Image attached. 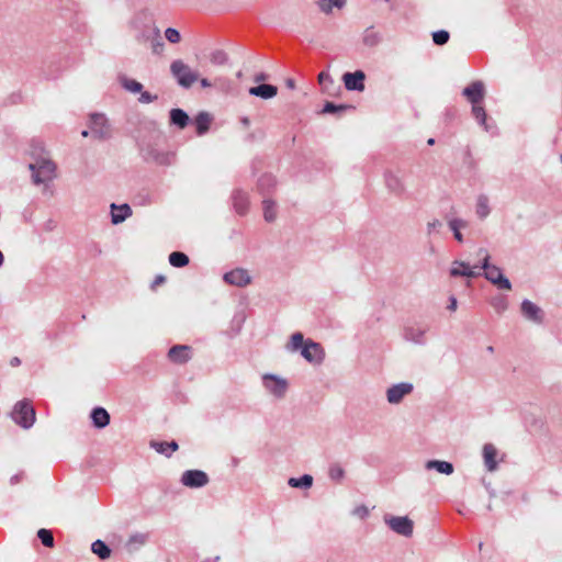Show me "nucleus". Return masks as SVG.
Listing matches in <instances>:
<instances>
[{
    "instance_id": "obj_1",
    "label": "nucleus",
    "mask_w": 562,
    "mask_h": 562,
    "mask_svg": "<svg viewBox=\"0 0 562 562\" xmlns=\"http://www.w3.org/2000/svg\"><path fill=\"white\" fill-rule=\"evenodd\" d=\"M29 168L34 184H44L56 178V164L47 157H38Z\"/></svg>"
},
{
    "instance_id": "obj_2",
    "label": "nucleus",
    "mask_w": 562,
    "mask_h": 562,
    "mask_svg": "<svg viewBox=\"0 0 562 562\" xmlns=\"http://www.w3.org/2000/svg\"><path fill=\"white\" fill-rule=\"evenodd\" d=\"M481 268L484 270V277L499 290H510V281L503 274L497 266L490 263V255L485 249H480L479 255H483Z\"/></svg>"
},
{
    "instance_id": "obj_3",
    "label": "nucleus",
    "mask_w": 562,
    "mask_h": 562,
    "mask_svg": "<svg viewBox=\"0 0 562 562\" xmlns=\"http://www.w3.org/2000/svg\"><path fill=\"white\" fill-rule=\"evenodd\" d=\"M139 15H146V12H140L132 22L133 27L137 31L136 38L139 42L153 41V49L155 53H159L164 43L161 41L160 31L157 26H144L143 29L138 25Z\"/></svg>"
},
{
    "instance_id": "obj_4",
    "label": "nucleus",
    "mask_w": 562,
    "mask_h": 562,
    "mask_svg": "<svg viewBox=\"0 0 562 562\" xmlns=\"http://www.w3.org/2000/svg\"><path fill=\"white\" fill-rule=\"evenodd\" d=\"M170 71L177 79L178 85L186 89L190 88L198 80V74L181 59L171 63Z\"/></svg>"
},
{
    "instance_id": "obj_5",
    "label": "nucleus",
    "mask_w": 562,
    "mask_h": 562,
    "mask_svg": "<svg viewBox=\"0 0 562 562\" xmlns=\"http://www.w3.org/2000/svg\"><path fill=\"white\" fill-rule=\"evenodd\" d=\"M11 416L12 419L23 428H30L35 422V411L25 400L14 405Z\"/></svg>"
},
{
    "instance_id": "obj_6",
    "label": "nucleus",
    "mask_w": 562,
    "mask_h": 562,
    "mask_svg": "<svg viewBox=\"0 0 562 562\" xmlns=\"http://www.w3.org/2000/svg\"><path fill=\"white\" fill-rule=\"evenodd\" d=\"M429 329L430 326L426 323H408L403 328V338L406 341L423 346L427 342V333Z\"/></svg>"
},
{
    "instance_id": "obj_7",
    "label": "nucleus",
    "mask_w": 562,
    "mask_h": 562,
    "mask_svg": "<svg viewBox=\"0 0 562 562\" xmlns=\"http://www.w3.org/2000/svg\"><path fill=\"white\" fill-rule=\"evenodd\" d=\"M89 128L92 137L104 140L111 137V126L106 116L102 113H92L89 120Z\"/></svg>"
},
{
    "instance_id": "obj_8",
    "label": "nucleus",
    "mask_w": 562,
    "mask_h": 562,
    "mask_svg": "<svg viewBox=\"0 0 562 562\" xmlns=\"http://www.w3.org/2000/svg\"><path fill=\"white\" fill-rule=\"evenodd\" d=\"M385 524L397 535L411 537L414 530V522L408 517L404 516H384Z\"/></svg>"
},
{
    "instance_id": "obj_9",
    "label": "nucleus",
    "mask_w": 562,
    "mask_h": 562,
    "mask_svg": "<svg viewBox=\"0 0 562 562\" xmlns=\"http://www.w3.org/2000/svg\"><path fill=\"white\" fill-rule=\"evenodd\" d=\"M262 384L269 393L278 398L283 397L288 391V381L274 374H265Z\"/></svg>"
},
{
    "instance_id": "obj_10",
    "label": "nucleus",
    "mask_w": 562,
    "mask_h": 562,
    "mask_svg": "<svg viewBox=\"0 0 562 562\" xmlns=\"http://www.w3.org/2000/svg\"><path fill=\"white\" fill-rule=\"evenodd\" d=\"M301 356L310 363L319 364L324 360L325 352L321 344L307 339L301 350Z\"/></svg>"
},
{
    "instance_id": "obj_11",
    "label": "nucleus",
    "mask_w": 562,
    "mask_h": 562,
    "mask_svg": "<svg viewBox=\"0 0 562 562\" xmlns=\"http://www.w3.org/2000/svg\"><path fill=\"white\" fill-rule=\"evenodd\" d=\"M181 483L191 488H199L209 483V476L201 470H187L182 473Z\"/></svg>"
},
{
    "instance_id": "obj_12",
    "label": "nucleus",
    "mask_w": 562,
    "mask_h": 562,
    "mask_svg": "<svg viewBox=\"0 0 562 562\" xmlns=\"http://www.w3.org/2000/svg\"><path fill=\"white\" fill-rule=\"evenodd\" d=\"M384 183L387 190L396 196H403L406 192L403 177L400 172L386 170L384 173Z\"/></svg>"
},
{
    "instance_id": "obj_13",
    "label": "nucleus",
    "mask_w": 562,
    "mask_h": 562,
    "mask_svg": "<svg viewBox=\"0 0 562 562\" xmlns=\"http://www.w3.org/2000/svg\"><path fill=\"white\" fill-rule=\"evenodd\" d=\"M413 392V384L402 382L386 390V400L390 404H400L403 398Z\"/></svg>"
},
{
    "instance_id": "obj_14",
    "label": "nucleus",
    "mask_w": 562,
    "mask_h": 562,
    "mask_svg": "<svg viewBox=\"0 0 562 562\" xmlns=\"http://www.w3.org/2000/svg\"><path fill=\"white\" fill-rule=\"evenodd\" d=\"M462 94L472 103V105L481 103L485 95L484 83L480 80L473 81L463 89Z\"/></svg>"
},
{
    "instance_id": "obj_15",
    "label": "nucleus",
    "mask_w": 562,
    "mask_h": 562,
    "mask_svg": "<svg viewBox=\"0 0 562 562\" xmlns=\"http://www.w3.org/2000/svg\"><path fill=\"white\" fill-rule=\"evenodd\" d=\"M520 310H521L522 316L526 319L533 322L536 324H541L543 322L544 313L533 302H531L529 300H524L521 302Z\"/></svg>"
},
{
    "instance_id": "obj_16",
    "label": "nucleus",
    "mask_w": 562,
    "mask_h": 562,
    "mask_svg": "<svg viewBox=\"0 0 562 562\" xmlns=\"http://www.w3.org/2000/svg\"><path fill=\"white\" fill-rule=\"evenodd\" d=\"M366 75L362 70L355 72H346L342 76L345 87L349 91H363L364 90Z\"/></svg>"
},
{
    "instance_id": "obj_17",
    "label": "nucleus",
    "mask_w": 562,
    "mask_h": 562,
    "mask_svg": "<svg viewBox=\"0 0 562 562\" xmlns=\"http://www.w3.org/2000/svg\"><path fill=\"white\" fill-rule=\"evenodd\" d=\"M224 281L228 284L236 286H245L250 283L251 278L247 270L237 268L226 272L223 277Z\"/></svg>"
},
{
    "instance_id": "obj_18",
    "label": "nucleus",
    "mask_w": 562,
    "mask_h": 562,
    "mask_svg": "<svg viewBox=\"0 0 562 562\" xmlns=\"http://www.w3.org/2000/svg\"><path fill=\"white\" fill-rule=\"evenodd\" d=\"M168 358L173 363H186L191 359V347L187 345H176L169 349Z\"/></svg>"
},
{
    "instance_id": "obj_19",
    "label": "nucleus",
    "mask_w": 562,
    "mask_h": 562,
    "mask_svg": "<svg viewBox=\"0 0 562 562\" xmlns=\"http://www.w3.org/2000/svg\"><path fill=\"white\" fill-rule=\"evenodd\" d=\"M450 276L453 278L457 277H465V278H475L479 276L477 272H475L469 263L454 260L450 268Z\"/></svg>"
},
{
    "instance_id": "obj_20",
    "label": "nucleus",
    "mask_w": 562,
    "mask_h": 562,
    "mask_svg": "<svg viewBox=\"0 0 562 562\" xmlns=\"http://www.w3.org/2000/svg\"><path fill=\"white\" fill-rule=\"evenodd\" d=\"M497 453H498L497 449L495 448V446L493 443H485L483 446L482 454H483L484 465L488 472H494L497 469V461H496Z\"/></svg>"
},
{
    "instance_id": "obj_21",
    "label": "nucleus",
    "mask_w": 562,
    "mask_h": 562,
    "mask_svg": "<svg viewBox=\"0 0 562 562\" xmlns=\"http://www.w3.org/2000/svg\"><path fill=\"white\" fill-rule=\"evenodd\" d=\"M132 215V209L128 204H111V221L113 224H120Z\"/></svg>"
},
{
    "instance_id": "obj_22",
    "label": "nucleus",
    "mask_w": 562,
    "mask_h": 562,
    "mask_svg": "<svg viewBox=\"0 0 562 562\" xmlns=\"http://www.w3.org/2000/svg\"><path fill=\"white\" fill-rule=\"evenodd\" d=\"M249 93L261 99H271L277 95L278 88L272 85L262 83L249 89Z\"/></svg>"
},
{
    "instance_id": "obj_23",
    "label": "nucleus",
    "mask_w": 562,
    "mask_h": 562,
    "mask_svg": "<svg viewBox=\"0 0 562 562\" xmlns=\"http://www.w3.org/2000/svg\"><path fill=\"white\" fill-rule=\"evenodd\" d=\"M233 205L239 215L246 214L248 210V195L241 190H235L232 195Z\"/></svg>"
},
{
    "instance_id": "obj_24",
    "label": "nucleus",
    "mask_w": 562,
    "mask_h": 562,
    "mask_svg": "<svg viewBox=\"0 0 562 562\" xmlns=\"http://www.w3.org/2000/svg\"><path fill=\"white\" fill-rule=\"evenodd\" d=\"M448 226L450 231L453 233V237L459 243L463 241V235L461 233V229L467 228L469 226L468 221L458 218V217H446Z\"/></svg>"
},
{
    "instance_id": "obj_25",
    "label": "nucleus",
    "mask_w": 562,
    "mask_h": 562,
    "mask_svg": "<svg viewBox=\"0 0 562 562\" xmlns=\"http://www.w3.org/2000/svg\"><path fill=\"white\" fill-rule=\"evenodd\" d=\"M91 419L97 428H104L110 424V415L103 407H95L91 412Z\"/></svg>"
},
{
    "instance_id": "obj_26",
    "label": "nucleus",
    "mask_w": 562,
    "mask_h": 562,
    "mask_svg": "<svg viewBox=\"0 0 562 562\" xmlns=\"http://www.w3.org/2000/svg\"><path fill=\"white\" fill-rule=\"evenodd\" d=\"M425 468L427 470H436L437 472L446 475H450L454 471L451 462L440 460H429L426 462Z\"/></svg>"
},
{
    "instance_id": "obj_27",
    "label": "nucleus",
    "mask_w": 562,
    "mask_h": 562,
    "mask_svg": "<svg viewBox=\"0 0 562 562\" xmlns=\"http://www.w3.org/2000/svg\"><path fill=\"white\" fill-rule=\"evenodd\" d=\"M150 447L154 448L158 453L165 454L166 457H170L172 452L177 451L179 446L172 440L169 442L166 441H151Z\"/></svg>"
},
{
    "instance_id": "obj_28",
    "label": "nucleus",
    "mask_w": 562,
    "mask_h": 562,
    "mask_svg": "<svg viewBox=\"0 0 562 562\" xmlns=\"http://www.w3.org/2000/svg\"><path fill=\"white\" fill-rule=\"evenodd\" d=\"M211 122L212 117L210 116L209 113L200 112L194 119V125L196 127L198 135L205 134L210 128Z\"/></svg>"
},
{
    "instance_id": "obj_29",
    "label": "nucleus",
    "mask_w": 562,
    "mask_h": 562,
    "mask_svg": "<svg viewBox=\"0 0 562 562\" xmlns=\"http://www.w3.org/2000/svg\"><path fill=\"white\" fill-rule=\"evenodd\" d=\"M170 123L184 128L189 123V115L181 109H172L170 111Z\"/></svg>"
},
{
    "instance_id": "obj_30",
    "label": "nucleus",
    "mask_w": 562,
    "mask_h": 562,
    "mask_svg": "<svg viewBox=\"0 0 562 562\" xmlns=\"http://www.w3.org/2000/svg\"><path fill=\"white\" fill-rule=\"evenodd\" d=\"M490 212H491L490 200H488L487 195L480 194L476 200V207H475L476 215L481 220H484L485 217L488 216Z\"/></svg>"
},
{
    "instance_id": "obj_31",
    "label": "nucleus",
    "mask_w": 562,
    "mask_h": 562,
    "mask_svg": "<svg viewBox=\"0 0 562 562\" xmlns=\"http://www.w3.org/2000/svg\"><path fill=\"white\" fill-rule=\"evenodd\" d=\"M146 160H151L159 165H168L171 162V156L167 153H160L156 149H150L145 154Z\"/></svg>"
},
{
    "instance_id": "obj_32",
    "label": "nucleus",
    "mask_w": 562,
    "mask_h": 562,
    "mask_svg": "<svg viewBox=\"0 0 562 562\" xmlns=\"http://www.w3.org/2000/svg\"><path fill=\"white\" fill-rule=\"evenodd\" d=\"M319 10L323 13H331L334 8L341 9L346 4V0H317Z\"/></svg>"
},
{
    "instance_id": "obj_33",
    "label": "nucleus",
    "mask_w": 562,
    "mask_h": 562,
    "mask_svg": "<svg viewBox=\"0 0 562 562\" xmlns=\"http://www.w3.org/2000/svg\"><path fill=\"white\" fill-rule=\"evenodd\" d=\"M91 551L98 555L101 560H105L108 558H110L111 555V549L109 548V546L102 541V540H95L92 544H91Z\"/></svg>"
},
{
    "instance_id": "obj_34",
    "label": "nucleus",
    "mask_w": 562,
    "mask_h": 562,
    "mask_svg": "<svg viewBox=\"0 0 562 562\" xmlns=\"http://www.w3.org/2000/svg\"><path fill=\"white\" fill-rule=\"evenodd\" d=\"M472 114L475 117V120L479 122L481 126L484 127L486 132L491 131V127L488 126L486 119V112L484 108L481 105V103H476L475 105H472Z\"/></svg>"
},
{
    "instance_id": "obj_35",
    "label": "nucleus",
    "mask_w": 562,
    "mask_h": 562,
    "mask_svg": "<svg viewBox=\"0 0 562 562\" xmlns=\"http://www.w3.org/2000/svg\"><path fill=\"white\" fill-rule=\"evenodd\" d=\"M288 484L295 488H310L313 485V476L304 474L301 477H291L289 479Z\"/></svg>"
},
{
    "instance_id": "obj_36",
    "label": "nucleus",
    "mask_w": 562,
    "mask_h": 562,
    "mask_svg": "<svg viewBox=\"0 0 562 562\" xmlns=\"http://www.w3.org/2000/svg\"><path fill=\"white\" fill-rule=\"evenodd\" d=\"M306 340H304V336L302 333L297 331L294 333L291 337L289 342L286 344V350L291 352H295L299 350H302L304 344Z\"/></svg>"
},
{
    "instance_id": "obj_37",
    "label": "nucleus",
    "mask_w": 562,
    "mask_h": 562,
    "mask_svg": "<svg viewBox=\"0 0 562 562\" xmlns=\"http://www.w3.org/2000/svg\"><path fill=\"white\" fill-rule=\"evenodd\" d=\"M122 87L133 93H139L143 90V85L135 79L127 78L125 76L120 78Z\"/></svg>"
},
{
    "instance_id": "obj_38",
    "label": "nucleus",
    "mask_w": 562,
    "mask_h": 562,
    "mask_svg": "<svg viewBox=\"0 0 562 562\" xmlns=\"http://www.w3.org/2000/svg\"><path fill=\"white\" fill-rule=\"evenodd\" d=\"M169 262L172 267L182 268L189 263V257L181 251H173L169 255Z\"/></svg>"
},
{
    "instance_id": "obj_39",
    "label": "nucleus",
    "mask_w": 562,
    "mask_h": 562,
    "mask_svg": "<svg viewBox=\"0 0 562 562\" xmlns=\"http://www.w3.org/2000/svg\"><path fill=\"white\" fill-rule=\"evenodd\" d=\"M263 205V217L267 222H273L277 217L276 203L272 200L265 199Z\"/></svg>"
},
{
    "instance_id": "obj_40",
    "label": "nucleus",
    "mask_w": 562,
    "mask_h": 562,
    "mask_svg": "<svg viewBox=\"0 0 562 562\" xmlns=\"http://www.w3.org/2000/svg\"><path fill=\"white\" fill-rule=\"evenodd\" d=\"M276 186V179L272 175H263L258 180L259 190L265 193Z\"/></svg>"
},
{
    "instance_id": "obj_41",
    "label": "nucleus",
    "mask_w": 562,
    "mask_h": 562,
    "mask_svg": "<svg viewBox=\"0 0 562 562\" xmlns=\"http://www.w3.org/2000/svg\"><path fill=\"white\" fill-rule=\"evenodd\" d=\"M228 60L227 54L222 49H215L210 54V61L213 65L222 66L225 65Z\"/></svg>"
},
{
    "instance_id": "obj_42",
    "label": "nucleus",
    "mask_w": 562,
    "mask_h": 562,
    "mask_svg": "<svg viewBox=\"0 0 562 562\" xmlns=\"http://www.w3.org/2000/svg\"><path fill=\"white\" fill-rule=\"evenodd\" d=\"M37 537L43 543V546L47 548L54 547V536L50 530L42 528L37 531Z\"/></svg>"
},
{
    "instance_id": "obj_43",
    "label": "nucleus",
    "mask_w": 562,
    "mask_h": 562,
    "mask_svg": "<svg viewBox=\"0 0 562 562\" xmlns=\"http://www.w3.org/2000/svg\"><path fill=\"white\" fill-rule=\"evenodd\" d=\"M491 305L497 313H503L508 307V302L506 296L504 295H496L491 300Z\"/></svg>"
},
{
    "instance_id": "obj_44",
    "label": "nucleus",
    "mask_w": 562,
    "mask_h": 562,
    "mask_svg": "<svg viewBox=\"0 0 562 562\" xmlns=\"http://www.w3.org/2000/svg\"><path fill=\"white\" fill-rule=\"evenodd\" d=\"M450 38L449 32L445 30L436 31L432 33V41L436 45L442 46L448 43Z\"/></svg>"
},
{
    "instance_id": "obj_45",
    "label": "nucleus",
    "mask_w": 562,
    "mask_h": 562,
    "mask_svg": "<svg viewBox=\"0 0 562 562\" xmlns=\"http://www.w3.org/2000/svg\"><path fill=\"white\" fill-rule=\"evenodd\" d=\"M351 106L348 105H336L333 102H326V104L323 108V113H329V114H336L345 112L347 109H350Z\"/></svg>"
},
{
    "instance_id": "obj_46",
    "label": "nucleus",
    "mask_w": 562,
    "mask_h": 562,
    "mask_svg": "<svg viewBox=\"0 0 562 562\" xmlns=\"http://www.w3.org/2000/svg\"><path fill=\"white\" fill-rule=\"evenodd\" d=\"M328 475L334 481H341L345 476V470L339 464H331Z\"/></svg>"
},
{
    "instance_id": "obj_47",
    "label": "nucleus",
    "mask_w": 562,
    "mask_h": 562,
    "mask_svg": "<svg viewBox=\"0 0 562 562\" xmlns=\"http://www.w3.org/2000/svg\"><path fill=\"white\" fill-rule=\"evenodd\" d=\"M165 37L167 38L168 42L172 44H177L181 41V35L179 31L173 27H168L165 31Z\"/></svg>"
},
{
    "instance_id": "obj_48",
    "label": "nucleus",
    "mask_w": 562,
    "mask_h": 562,
    "mask_svg": "<svg viewBox=\"0 0 562 562\" xmlns=\"http://www.w3.org/2000/svg\"><path fill=\"white\" fill-rule=\"evenodd\" d=\"M139 93H140V95L138 98V101L140 103H150V102H154V101H156L158 99V95L151 94L148 91H143L142 90V92H139Z\"/></svg>"
},
{
    "instance_id": "obj_49",
    "label": "nucleus",
    "mask_w": 562,
    "mask_h": 562,
    "mask_svg": "<svg viewBox=\"0 0 562 562\" xmlns=\"http://www.w3.org/2000/svg\"><path fill=\"white\" fill-rule=\"evenodd\" d=\"M353 515L361 519H364L369 515V509L367 506L360 505L353 509Z\"/></svg>"
},
{
    "instance_id": "obj_50",
    "label": "nucleus",
    "mask_w": 562,
    "mask_h": 562,
    "mask_svg": "<svg viewBox=\"0 0 562 562\" xmlns=\"http://www.w3.org/2000/svg\"><path fill=\"white\" fill-rule=\"evenodd\" d=\"M442 226V223L439 220H434L427 224L428 234H431L435 231H438Z\"/></svg>"
},
{
    "instance_id": "obj_51",
    "label": "nucleus",
    "mask_w": 562,
    "mask_h": 562,
    "mask_svg": "<svg viewBox=\"0 0 562 562\" xmlns=\"http://www.w3.org/2000/svg\"><path fill=\"white\" fill-rule=\"evenodd\" d=\"M165 282H166V277H165V276L159 274V276H157V277L155 278V280L153 281V283H151V289H156L158 285H161V284H164Z\"/></svg>"
},
{
    "instance_id": "obj_52",
    "label": "nucleus",
    "mask_w": 562,
    "mask_h": 562,
    "mask_svg": "<svg viewBox=\"0 0 562 562\" xmlns=\"http://www.w3.org/2000/svg\"><path fill=\"white\" fill-rule=\"evenodd\" d=\"M318 81H319L321 85H324L325 81H331V78H330L329 74H327L325 71H322L318 75Z\"/></svg>"
},
{
    "instance_id": "obj_53",
    "label": "nucleus",
    "mask_w": 562,
    "mask_h": 562,
    "mask_svg": "<svg viewBox=\"0 0 562 562\" xmlns=\"http://www.w3.org/2000/svg\"><path fill=\"white\" fill-rule=\"evenodd\" d=\"M457 305H458L457 299L454 296H451L449 305H448V310L454 312L457 310Z\"/></svg>"
},
{
    "instance_id": "obj_54",
    "label": "nucleus",
    "mask_w": 562,
    "mask_h": 562,
    "mask_svg": "<svg viewBox=\"0 0 562 562\" xmlns=\"http://www.w3.org/2000/svg\"><path fill=\"white\" fill-rule=\"evenodd\" d=\"M130 541H138L139 543H144L145 538L142 535H135V536L131 537Z\"/></svg>"
},
{
    "instance_id": "obj_55",
    "label": "nucleus",
    "mask_w": 562,
    "mask_h": 562,
    "mask_svg": "<svg viewBox=\"0 0 562 562\" xmlns=\"http://www.w3.org/2000/svg\"><path fill=\"white\" fill-rule=\"evenodd\" d=\"M21 476H22V474H15V475H13V476L10 479V483H11V484H16V483H19V482L21 481Z\"/></svg>"
},
{
    "instance_id": "obj_56",
    "label": "nucleus",
    "mask_w": 562,
    "mask_h": 562,
    "mask_svg": "<svg viewBox=\"0 0 562 562\" xmlns=\"http://www.w3.org/2000/svg\"><path fill=\"white\" fill-rule=\"evenodd\" d=\"M200 82L203 88H209L212 86L211 82L206 78H202Z\"/></svg>"
},
{
    "instance_id": "obj_57",
    "label": "nucleus",
    "mask_w": 562,
    "mask_h": 562,
    "mask_svg": "<svg viewBox=\"0 0 562 562\" xmlns=\"http://www.w3.org/2000/svg\"><path fill=\"white\" fill-rule=\"evenodd\" d=\"M240 122H241V124H243L245 127H248V126H249V124H250V121H249V119H248L247 116L241 117V119H240Z\"/></svg>"
},
{
    "instance_id": "obj_58",
    "label": "nucleus",
    "mask_w": 562,
    "mask_h": 562,
    "mask_svg": "<svg viewBox=\"0 0 562 562\" xmlns=\"http://www.w3.org/2000/svg\"><path fill=\"white\" fill-rule=\"evenodd\" d=\"M11 364H12V366H14V367H15V366H19V364H20V359H19V358H16V357H15V358H13V359L11 360Z\"/></svg>"
},
{
    "instance_id": "obj_59",
    "label": "nucleus",
    "mask_w": 562,
    "mask_h": 562,
    "mask_svg": "<svg viewBox=\"0 0 562 562\" xmlns=\"http://www.w3.org/2000/svg\"><path fill=\"white\" fill-rule=\"evenodd\" d=\"M265 78H266V77H265V75H263V74H260V75H257V76H256L255 80H256V81H260V80H263Z\"/></svg>"
},
{
    "instance_id": "obj_60",
    "label": "nucleus",
    "mask_w": 562,
    "mask_h": 562,
    "mask_svg": "<svg viewBox=\"0 0 562 562\" xmlns=\"http://www.w3.org/2000/svg\"><path fill=\"white\" fill-rule=\"evenodd\" d=\"M89 134H91V133L89 131H86V130L81 132V135L83 137H87Z\"/></svg>"
},
{
    "instance_id": "obj_61",
    "label": "nucleus",
    "mask_w": 562,
    "mask_h": 562,
    "mask_svg": "<svg viewBox=\"0 0 562 562\" xmlns=\"http://www.w3.org/2000/svg\"><path fill=\"white\" fill-rule=\"evenodd\" d=\"M288 86H289L290 88H293V87H294V82H293V80H291V79H290V80H288Z\"/></svg>"
},
{
    "instance_id": "obj_62",
    "label": "nucleus",
    "mask_w": 562,
    "mask_h": 562,
    "mask_svg": "<svg viewBox=\"0 0 562 562\" xmlns=\"http://www.w3.org/2000/svg\"><path fill=\"white\" fill-rule=\"evenodd\" d=\"M3 260H4V258H3V254L0 251V267H1V266H2V263H3Z\"/></svg>"
},
{
    "instance_id": "obj_63",
    "label": "nucleus",
    "mask_w": 562,
    "mask_h": 562,
    "mask_svg": "<svg viewBox=\"0 0 562 562\" xmlns=\"http://www.w3.org/2000/svg\"><path fill=\"white\" fill-rule=\"evenodd\" d=\"M427 143H428L429 145H434V144H435V139H434V138H429Z\"/></svg>"
},
{
    "instance_id": "obj_64",
    "label": "nucleus",
    "mask_w": 562,
    "mask_h": 562,
    "mask_svg": "<svg viewBox=\"0 0 562 562\" xmlns=\"http://www.w3.org/2000/svg\"><path fill=\"white\" fill-rule=\"evenodd\" d=\"M487 350H488L490 352H493V350H494V349H493V347H492V346H490V347L487 348Z\"/></svg>"
}]
</instances>
